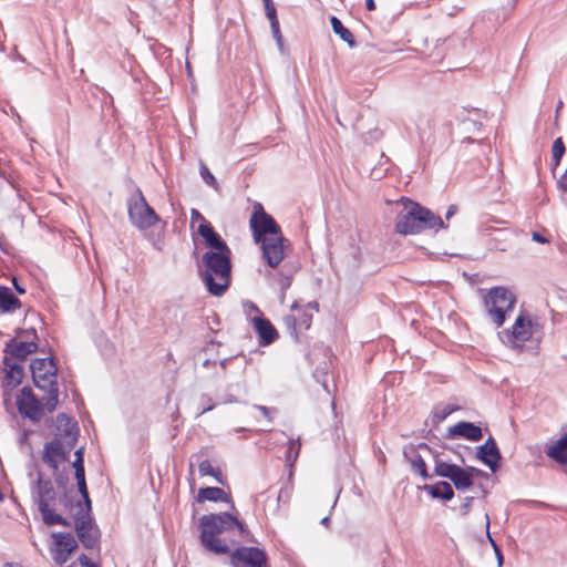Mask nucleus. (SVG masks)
Returning a JSON list of instances; mask_svg holds the SVG:
<instances>
[{
    "label": "nucleus",
    "instance_id": "1",
    "mask_svg": "<svg viewBox=\"0 0 567 567\" xmlns=\"http://www.w3.org/2000/svg\"><path fill=\"white\" fill-rule=\"evenodd\" d=\"M190 225L204 238L208 250L203 256V281L214 296H221L230 281V249L206 218L195 208L190 210Z\"/></svg>",
    "mask_w": 567,
    "mask_h": 567
},
{
    "label": "nucleus",
    "instance_id": "2",
    "mask_svg": "<svg viewBox=\"0 0 567 567\" xmlns=\"http://www.w3.org/2000/svg\"><path fill=\"white\" fill-rule=\"evenodd\" d=\"M200 543L209 551L216 555L227 554L229 546L219 538V535L237 529L239 535L246 534L245 525L229 513L204 515L199 519Z\"/></svg>",
    "mask_w": 567,
    "mask_h": 567
},
{
    "label": "nucleus",
    "instance_id": "3",
    "mask_svg": "<svg viewBox=\"0 0 567 567\" xmlns=\"http://www.w3.org/2000/svg\"><path fill=\"white\" fill-rule=\"evenodd\" d=\"M405 209L406 212L399 216L395 225V228L400 234H417L427 228L445 227L439 216L434 215L430 209L422 207L417 203L406 200Z\"/></svg>",
    "mask_w": 567,
    "mask_h": 567
},
{
    "label": "nucleus",
    "instance_id": "4",
    "mask_svg": "<svg viewBox=\"0 0 567 567\" xmlns=\"http://www.w3.org/2000/svg\"><path fill=\"white\" fill-rule=\"evenodd\" d=\"M32 379L37 388L48 392L45 406L52 412L58 405L56 367L52 359H35L31 363Z\"/></svg>",
    "mask_w": 567,
    "mask_h": 567
},
{
    "label": "nucleus",
    "instance_id": "5",
    "mask_svg": "<svg viewBox=\"0 0 567 567\" xmlns=\"http://www.w3.org/2000/svg\"><path fill=\"white\" fill-rule=\"evenodd\" d=\"M33 498L45 525H69L66 519L56 513V493L50 480L39 476L33 488Z\"/></svg>",
    "mask_w": 567,
    "mask_h": 567
},
{
    "label": "nucleus",
    "instance_id": "6",
    "mask_svg": "<svg viewBox=\"0 0 567 567\" xmlns=\"http://www.w3.org/2000/svg\"><path fill=\"white\" fill-rule=\"evenodd\" d=\"M515 301L514 293L504 287L492 288L483 298L485 311L496 327L504 323L506 313L514 308Z\"/></svg>",
    "mask_w": 567,
    "mask_h": 567
},
{
    "label": "nucleus",
    "instance_id": "7",
    "mask_svg": "<svg viewBox=\"0 0 567 567\" xmlns=\"http://www.w3.org/2000/svg\"><path fill=\"white\" fill-rule=\"evenodd\" d=\"M318 311V303L315 301L306 305L295 302L290 307L289 313L284 317V322L290 333L298 339V333L310 328L313 312Z\"/></svg>",
    "mask_w": 567,
    "mask_h": 567
},
{
    "label": "nucleus",
    "instance_id": "8",
    "mask_svg": "<svg viewBox=\"0 0 567 567\" xmlns=\"http://www.w3.org/2000/svg\"><path fill=\"white\" fill-rule=\"evenodd\" d=\"M434 471L436 475L451 480L458 491L471 487L473 485L474 474L480 473L475 467L462 468L456 464L447 463L441 458H435Z\"/></svg>",
    "mask_w": 567,
    "mask_h": 567
},
{
    "label": "nucleus",
    "instance_id": "9",
    "mask_svg": "<svg viewBox=\"0 0 567 567\" xmlns=\"http://www.w3.org/2000/svg\"><path fill=\"white\" fill-rule=\"evenodd\" d=\"M128 216L132 224L140 229L150 228L158 220L157 214L140 190L128 202Z\"/></svg>",
    "mask_w": 567,
    "mask_h": 567
},
{
    "label": "nucleus",
    "instance_id": "10",
    "mask_svg": "<svg viewBox=\"0 0 567 567\" xmlns=\"http://www.w3.org/2000/svg\"><path fill=\"white\" fill-rule=\"evenodd\" d=\"M255 241L258 244L270 236L281 234L279 225L267 214L260 204L254 206V212L249 220Z\"/></svg>",
    "mask_w": 567,
    "mask_h": 567
},
{
    "label": "nucleus",
    "instance_id": "11",
    "mask_svg": "<svg viewBox=\"0 0 567 567\" xmlns=\"http://www.w3.org/2000/svg\"><path fill=\"white\" fill-rule=\"evenodd\" d=\"M535 324L532 319L528 316L520 313L516 318L512 330L502 331L499 333V338L505 344L520 349L526 341L532 339Z\"/></svg>",
    "mask_w": 567,
    "mask_h": 567
},
{
    "label": "nucleus",
    "instance_id": "12",
    "mask_svg": "<svg viewBox=\"0 0 567 567\" xmlns=\"http://www.w3.org/2000/svg\"><path fill=\"white\" fill-rule=\"evenodd\" d=\"M262 256L270 267H277L287 255L289 241L281 234L270 236L259 243Z\"/></svg>",
    "mask_w": 567,
    "mask_h": 567
},
{
    "label": "nucleus",
    "instance_id": "13",
    "mask_svg": "<svg viewBox=\"0 0 567 567\" xmlns=\"http://www.w3.org/2000/svg\"><path fill=\"white\" fill-rule=\"evenodd\" d=\"M233 567H269L266 553L257 547H240L230 555Z\"/></svg>",
    "mask_w": 567,
    "mask_h": 567
},
{
    "label": "nucleus",
    "instance_id": "14",
    "mask_svg": "<svg viewBox=\"0 0 567 567\" xmlns=\"http://www.w3.org/2000/svg\"><path fill=\"white\" fill-rule=\"evenodd\" d=\"M17 406L19 412L29 417L32 421H39L44 414V410L48 411L45 402L41 403L32 393L30 388H23L20 394L17 396Z\"/></svg>",
    "mask_w": 567,
    "mask_h": 567
},
{
    "label": "nucleus",
    "instance_id": "15",
    "mask_svg": "<svg viewBox=\"0 0 567 567\" xmlns=\"http://www.w3.org/2000/svg\"><path fill=\"white\" fill-rule=\"evenodd\" d=\"M53 543L50 547L52 559L62 565L68 561L72 553L78 548V543L72 534L52 533Z\"/></svg>",
    "mask_w": 567,
    "mask_h": 567
},
{
    "label": "nucleus",
    "instance_id": "16",
    "mask_svg": "<svg viewBox=\"0 0 567 567\" xmlns=\"http://www.w3.org/2000/svg\"><path fill=\"white\" fill-rule=\"evenodd\" d=\"M244 306L248 316L254 315L251 319L254 328L256 329L260 338L264 340L265 344L271 343L277 337V331L272 327L270 321L264 319L260 316L259 309L254 303L246 302Z\"/></svg>",
    "mask_w": 567,
    "mask_h": 567
},
{
    "label": "nucleus",
    "instance_id": "17",
    "mask_svg": "<svg viewBox=\"0 0 567 567\" xmlns=\"http://www.w3.org/2000/svg\"><path fill=\"white\" fill-rule=\"evenodd\" d=\"M71 450H68V441L55 439L44 446L43 461L53 470H56L66 458Z\"/></svg>",
    "mask_w": 567,
    "mask_h": 567
},
{
    "label": "nucleus",
    "instance_id": "18",
    "mask_svg": "<svg viewBox=\"0 0 567 567\" xmlns=\"http://www.w3.org/2000/svg\"><path fill=\"white\" fill-rule=\"evenodd\" d=\"M58 439L68 441V450H72L78 437V425L65 414H59L56 417Z\"/></svg>",
    "mask_w": 567,
    "mask_h": 567
},
{
    "label": "nucleus",
    "instance_id": "19",
    "mask_svg": "<svg viewBox=\"0 0 567 567\" xmlns=\"http://www.w3.org/2000/svg\"><path fill=\"white\" fill-rule=\"evenodd\" d=\"M37 343L33 341H18L10 340L6 347V357L11 358L12 361H23L29 354L37 351Z\"/></svg>",
    "mask_w": 567,
    "mask_h": 567
},
{
    "label": "nucleus",
    "instance_id": "20",
    "mask_svg": "<svg viewBox=\"0 0 567 567\" xmlns=\"http://www.w3.org/2000/svg\"><path fill=\"white\" fill-rule=\"evenodd\" d=\"M3 365V386L6 389H14L22 382L23 369L18 362L12 361V359L8 357H4Z\"/></svg>",
    "mask_w": 567,
    "mask_h": 567
},
{
    "label": "nucleus",
    "instance_id": "21",
    "mask_svg": "<svg viewBox=\"0 0 567 567\" xmlns=\"http://www.w3.org/2000/svg\"><path fill=\"white\" fill-rule=\"evenodd\" d=\"M477 458L487 465L493 472L496 471L501 454L492 437L477 449Z\"/></svg>",
    "mask_w": 567,
    "mask_h": 567
},
{
    "label": "nucleus",
    "instance_id": "22",
    "mask_svg": "<svg viewBox=\"0 0 567 567\" xmlns=\"http://www.w3.org/2000/svg\"><path fill=\"white\" fill-rule=\"evenodd\" d=\"M451 436H461L471 441H480L483 436L481 427L470 422H460L450 427Z\"/></svg>",
    "mask_w": 567,
    "mask_h": 567
},
{
    "label": "nucleus",
    "instance_id": "23",
    "mask_svg": "<svg viewBox=\"0 0 567 567\" xmlns=\"http://www.w3.org/2000/svg\"><path fill=\"white\" fill-rule=\"evenodd\" d=\"M404 457L409 461L412 470L419 473L423 478H427L426 465L423 457L419 454L417 449L409 446L403 451Z\"/></svg>",
    "mask_w": 567,
    "mask_h": 567
},
{
    "label": "nucleus",
    "instance_id": "24",
    "mask_svg": "<svg viewBox=\"0 0 567 567\" xmlns=\"http://www.w3.org/2000/svg\"><path fill=\"white\" fill-rule=\"evenodd\" d=\"M75 529L82 544L86 548H93L96 543V537L91 524L84 519L78 520Z\"/></svg>",
    "mask_w": 567,
    "mask_h": 567
},
{
    "label": "nucleus",
    "instance_id": "25",
    "mask_svg": "<svg viewBox=\"0 0 567 567\" xmlns=\"http://www.w3.org/2000/svg\"><path fill=\"white\" fill-rule=\"evenodd\" d=\"M198 503H204L206 501L210 502H229V496L224 492V489L219 487H204L198 491L197 497Z\"/></svg>",
    "mask_w": 567,
    "mask_h": 567
},
{
    "label": "nucleus",
    "instance_id": "26",
    "mask_svg": "<svg viewBox=\"0 0 567 567\" xmlns=\"http://www.w3.org/2000/svg\"><path fill=\"white\" fill-rule=\"evenodd\" d=\"M547 455L559 463H567V433L555 444L549 446Z\"/></svg>",
    "mask_w": 567,
    "mask_h": 567
},
{
    "label": "nucleus",
    "instance_id": "27",
    "mask_svg": "<svg viewBox=\"0 0 567 567\" xmlns=\"http://www.w3.org/2000/svg\"><path fill=\"white\" fill-rule=\"evenodd\" d=\"M20 306L18 298L7 287L0 286V310L12 311Z\"/></svg>",
    "mask_w": 567,
    "mask_h": 567
},
{
    "label": "nucleus",
    "instance_id": "28",
    "mask_svg": "<svg viewBox=\"0 0 567 567\" xmlns=\"http://www.w3.org/2000/svg\"><path fill=\"white\" fill-rule=\"evenodd\" d=\"M433 497L450 501L454 496V491L447 482H439L435 485L426 486Z\"/></svg>",
    "mask_w": 567,
    "mask_h": 567
},
{
    "label": "nucleus",
    "instance_id": "29",
    "mask_svg": "<svg viewBox=\"0 0 567 567\" xmlns=\"http://www.w3.org/2000/svg\"><path fill=\"white\" fill-rule=\"evenodd\" d=\"M330 21L333 32L338 34L350 47H354L355 41L351 31L347 29L337 17H331Z\"/></svg>",
    "mask_w": 567,
    "mask_h": 567
},
{
    "label": "nucleus",
    "instance_id": "30",
    "mask_svg": "<svg viewBox=\"0 0 567 567\" xmlns=\"http://www.w3.org/2000/svg\"><path fill=\"white\" fill-rule=\"evenodd\" d=\"M198 472L200 476L210 475L213 476L217 483L224 485L226 483V480L224 475L221 474V471L219 468H215L209 461L205 460L199 463L198 465Z\"/></svg>",
    "mask_w": 567,
    "mask_h": 567
},
{
    "label": "nucleus",
    "instance_id": "31",
    "mask_svg": "<svg viewBox=\"0 0 567 567\" xmlns=\"http://www.w3.org/2000/svg\"><path fill=\"white\" fill-rule=\"evenodd\" d=\"M565 151L566 150H565V145H564L561 137L556 138L554 141L553 148H551L554 168L559 165L560 159L565 154Z\"/></svg>",
    "mask_w": 567,
    "mask_h": 567
},
{
    "label": "nucleus",
    "instance_id": "32",
    "mask_svg": "<svg viewBox=\"0 0 567 567\" xmlns=\"http://www.w3.org/2000/svg\"><path fill=\"white\" fill-rule=\"evenodd\" d=\"M200 176L205 181L206 184H208L209 186H212L214 188H217L216 178L214 177V175L209 172V169L205 165H202V167H200Z\"/></svg>",
    "mask_w": 567,
    "mask_h": 567
},
{
    "label": "nucleus",
    "instance_id": "33",
    "mask_svg": "<svg viewBox=\"0 0 567 567\" xmlns=\"http://www.w3.org/2000/svg\"><path fill=\"white\" fill-rule=\"evenodd\" d=\"M300 452V443L299 441L295 442L293 440L290 441L289 450L287 453V460L289 462H295L299 455Z\"/></svg>",
    "mask_w": 567,
    "mask_h": 567
},
{
    "label": "nucleus",
    "instance_id": "34",
    "mask_svg": "<svg viewBox=\"0 0 567 567\" xmlns=\"http://www.w3.org/2000/svg\"><path fill=\"white\" fill-rule=\"evenodd\" d=\"M485 522H486L487 537H488L492 546L494 547V549L496 551V555H497V558H498V563L502 564L503 555H502L501 550L498 549V547H497L496 543L494 542V539L491 537V534H489V517H488L487 514L485 515Z\"/></svg>",
    "mask_w": 567,
    "mask_h": 567
},
{
    "label": "nucleus",
    "instance_id": "35",
    "mask_svg": "<svg viewBox=\"0 0 567 567\" xmlns=\"http://www.w3.org/2000/svg\"><path fill=\"white\" fill-rule=\"evenodd\" d=\"M264 3H265L266 16L269 19V21L277 20V12H276V8H275L272 0H268V2H264Z\"/></svg>",
    "mask_w": 567,
    "mask_h": 567
},
{
    "label": "nucleus",
    "instance_id": "36",
    "mask_svg": "<svg viewBox=\"0 0 567 567\" xmlns=\"http://www.w3.org/2000/svg\"><path fill=\"white\" fill-rule=\"evenodd\" d=\"M78 487H79V492L81 493L82 497L84 498L85 501V504L87 506V509L91 508V501H90V497H89V492H87V487H86V482H80L78 483Z\"/></svg>",
    "mask_w": 567,
    "mask_h": 567
},
{
    "label": "nucleus",
    "instance_id": "37",
    "mask_svg": "<svg viewBox=\"0 0 567 567\" xmlns=\"http://www.w3.org/2000/svg\"><path fill=\"white\" fill-rule=\"evenodd\" d=\"M290 285H291V278L290 277L285 276V277H281L279 279V286H280V289H281V301L285 298V291L290 287Z\"/></svg>",
    "mask_w": 567,
    "mask_h": 567
},
{
    "label": "nucleus",
    "instance_id": "38",
    "mask_svg": "<svg viewBox=\"0 0 567 567\" xmlns=\"http://www.w3.org/2000/svg\"><path fill=\"white\" fill-rule=\"evenodd\" d=\"M270 27H271V31H272V34H274L275 39L280 44L282 37H281V33H280L278 19L274 20V21H270Z\"/></svg>",
    "mask_w": 567,
    "mask_h": 567
},
{
    "label": "nucleus",
    "instance_id": "39",
    "mask_svg": "<svg viewBox=\"0 0 567 567\" xmlns=\"http://www.w3.org/2000/svg\"><path fill=\"white\" fill-rule=\"evenodd\" d=\"M75 478H76L78 483L85 481L84 468H76L75 470Z\"/></svg>",
    "mask_w": 567,
    "mask_h": 567
},
{
    "label": "nucleus",
    "instance_id": "40",
    "mask_svg": "<svg viewBox=\"0 0 567 567\" xmlns=\"http://www.w3.org/2000/svg\"><path fill=\"white\" fill-rule=\"evenodd\" d=\"M558 185L561 189L567 190V172L560 176Z\"/></svg>",
    "mask_w": 567,
    "mask_h": 567
},
{
    "label": "nucleus",
    "instance_id": "41",
    "mask_svg": "<svg viewBox=\"0 0 567 567\" xmlns=\"http://www.w3.org/2000/svg\"><path fill=\"white\" fill-rule=\"evenodd\" d=\"M472 501H473V497L465 498V502L463 503V505L461 507L463 511V514H466L470 511Z\"/></svg>",
    "mask_w": 567,
    "mask_h": 567
},
{
    "label": "nucleus",
    "instance_id": "42",
    "mask_svg": "<svg viewBox=\"0 0 567 567\" xmlns=\"http://www.w3.org/2000/svg\"><path fill=\"white\" fill-rule=\"evenodd\" d=\"M80 561H81L82 566H84V567H96V565L91 563L90 559L87 558V556H85V555H82L80 557Z\"/></svg>",
    "mask_w": 567,
    "mask_h": 567
},
{
    "label": "nucleus",
    "instance_id": "43",
    "mask_svg": "<svg viewBox=\"0 0 567 567\" xmlns=\"http://www.w3.org/2000/svg\"><path fill=\"white\" fill-rule=\"evenodd\" d=\"M533 239L537 243H547L548 240L538 233H533Z\"/></svg>",
    "mask_w": 567,
    "mask_h": 567
},
{
    "label": "nucleus",
    "instance_id": "44",
    "mask_svg": "<svg viewBox=\"0 0 567 567\" xmlns=\"http://www.w3.org/2000/svg\"><path fill=\"white\" fill-rule=\"evenodd\" d=\"M257 410H259L266 417H269L270 410L264 405H256Z\"/></svg>",
    "mask_w": 567,
    "mask_h": 567
},
{
    "label": "nucleus",
    "instance_id": "45",
    "mask_svg": "<svg viewBox=\"0 0 567 567\" xmlns=\"http://www.w3.org/2000/svg\"><path fill=\"white\" fill-rule=\"evenodd\" d=\"M83 463H84L83 458H76L75 457V460L73 462L74 470H76V468H84V464Z\"/></svg>",
    "mask_w": 567,
    "mask_h": 567
},
{
    "label": "nucleus",
    "instance_id": "46",
    "mask_svg": "<svg viewBox=\"0 0 567 567\" xmlns=\"http://www.w3.org/2000/svg\"><path fill=\"white\" fill-rule=\"evenodd\" d=\"M456 213V206L451 205L446 212V219H450Z\"/></svg>",
    "mask_w": 567,
    "mask_h": 567
},
{
    "label": "nucleus",
    "instance_id": "47",
    "mask_svg": "<svg viewBox=\"0 0 567 567\" xmlns=\"http://www.w3.org/2000/svg\"><path fill=\"white\" fill-rule=\"evenodd\" d=\"M365 6H367V9L370 11L375 9V3L373 0H365Z\"/></svg>",
    "mask_w": 567,
    "mask_h": 567
},
{
    "label": "nucleus",
    "instance_id": "48",
    "mask_svg": "<svg viewBox=\"0 0 567 567\" xmlns=\"http://www.w3.org/2000/svg\"><path fill=\"white\" fill-rule=\"evenodd\" d=\"M14 288L19 293H24L25 290L14 281Z\"/></svg>",
    "mask_w": 567,
    "mask_h": 567
},
{
    "label": "nucleus",
    "instance_id": "49",
    "mask_svg": "<svg viewBox=\"0 0 567 567\" xmlns=\"http://www.w3.org/2000/svg\"><path fill=\"white\" fill-rule=\"evenodd\" d=\"M75 457L76 458H83V449L82 447L76 450Z\"/></svg>",
    "mask_w": 567,
    "mask_h": 567
},
{
    "label": "nucleus",
    "instance_id": "50",
    "mask_svg": "<svg viewBox=\"0 0 567 567\" xmlns=\"http://www.w3.org/2000/svg\"><path fill=\"white\" fill-rule=\"evenodd\" d=\"M3 567H22V566L18 563H6L3 565Z\"/></svg>",
    "mask_w": 567,
    "mask_h": 567
},
{
    "label": "nucleus",
    "instance_id": "51",
    "mask_svg": "<svg viewBox=\"0 0 567 567\" xmlns=\"http://www.w3.org/2000/svg\"><path fill=\"white\" fill-rule=\"evenodd\" d=\"M321 524H322V525H324V526H328V524H329V517H324V518H322Z\"/></svg>",
    "mask_w": 567,
    "mask_h": 567
},
{
    "label": "nucleus",
    "instance_id": "52",
    "mask_svg": "<svg viewBox=\"0 0 567 567\" xmlns=\"http://www.w3.org/2000/svg\"><path fill=\"white\" fill-rule=\"evenodd\" d=\"M214 409V405H209L207 409H204L200 414L205 413L206 411H210Z\"/></svg>",
    "mask_w": 567,
    "mask_h": 567
},
{
    "label": "nucleus",
    "instance_id": "53",
    "mask_svg": "<svg viewBox=\"0 0 567 567\" xmlns=\"http://www.w3.org/2000/svg\"><path fill=\"white\" fill-rule=\"evenodd\" d=\"M561 106H563V102H561V101H559V103H558V105H557V109H556V114H558V112H559V110H560V107H561Z\"/></svg>",
    "mask_w": 567,
    "mask_h": 567
},
{
    "label": "nucleus",
    "instance_id": "54",
    "mask_svg": "<svg viewBox=\"0 0 567 567\" xmlns=\"http://www.w3.org/2000/svg\"><path fill=\"white\" fill-rule=\"evenodd\" d=\"M419 450H429V447L426 444H421L419 445Z\"/></svg>",
    "mask_w": 567,
    "mask_h": 567
},
{
    "label": "nucleus",
    "instance_id": "55",
    "mask_svg": "<svg viewBox=\"0 0 567 567\" xmlns=\"http://www.w3.org/2000/svg\"><path fill=\"white\" fill-rule=\"evenodd\" d=\"M3 501V494L0 492V502Z\"/></svg>",
    "mask_w": 567,
    "mask_h": 567
},
{
    "label": "nucleus",
    "instance_id": "56",
    "mask_svg": "<svg viewBox=\"0 0 567 567\" xmlns=\"http://www.w3.org/2000/svg\"><path fill=\"white\" fill-rule=\"evenodd\" d=\"M189 467H190V474L193 473V464L190 463L189 464Z\"/></svg>",
    "mask_w": 567,
    "mask_h": 567
},
{
    "label": "nucleus",
    "instance_id": "57",
    "mask_svg": "<svg viewBox=\"0 0 567 567\" xmlns=\"http://www.w3.org/2000/svg\"><path fill=\"white\" fill-rule=\"evenodd\" d=\"M264 2H268V0H264Z\"/></svg>",
    "mask_w": 567,
    "mask_h": 567
}]
</instances>
